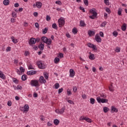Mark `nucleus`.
<instances>
[{"label": "nucleus", "instance_id": "nucleus-1", "mask_svg": "<svg viewBox=\"0 0 127 127\" xmlns=\"http://www.w3.org/2000/svg\"><path fill=\"white\" fill-rule=\"evenodd\" d=\"M30 85L32 87H39L40 84H39V81L36 79H33L30 81Z\"/></svg>", "mask_w": 127, "mask_h": 127}, {"label": "nucleus", "instance_id": "nucleus-2", "mask_svg": "<svg viewBox=\"0 0 127 127\" xmlns=\"http://www.w3.org/2000/svg\"><path fill=\"white\" fill-rule=\"evenodd\" d=\"M89 12L92 14V15L89 16V18H91V19H94L95 17H96L97 15H98V13L96 12L95 9H91Z\"/></svg>", "mask_w": 127, "mask_h": 127}, {"label": "nucleus", "instance_id": "nucleus-3", "mask_svg": "<svg viewBox=\"0 0 127 127\" xmlns=\"http://www.w3.org/2000/svg\"><path fill=\"white\" fill-rule=\"evenodd\" d=\"M41 39L44 43H46L48 45H50L52 43L51 39H48L46 37H42Z\"/></svg>", "mask_w": 127, "mask_h": 127}, {"label": "nucleus", "instance_id": "nucleus-4", "mask_svg": "<svg viewBox=\"0 0 127 127\" xmlns=\"http://www.w3.org/2000/svg\"><path fill=\"white\" fill-rule=\"evenodd\" d=\"M20 110L23 113H27L29 110V106L27 104H25L24 107H20Z\"/></svg>", "mask_w": 127, "mask_h": 127}, {"label": "nucleus", "instance_id": "nucleus-5", "mask_svg": "<svg viewBox=\"0 0 127 127\" xmlns=\"http://www.w3.org/2000/svg\"><path fill=\"white\" fill-rule=\"evenodd\" d=\"M40 41V39L39 38H37V39H36L34 38H31L29 41V44H30V45H31V44H35L36 41L39 42Z\"/></svg>", "mask_w": 127, "mask_h": 127}, {"label": "nucleus", "instance_id": "nucleus-6", "mask_svg": "<svg viewBox=\"0 0 127 127\" xmlns=\"http://www.w3.org/2000/svg\"><path fill=\"white\" fill-rule=\"evenodd\" d=\"M58 23L59 27H62L63 26H64V24H65V20L64 19V18L61 17L58 20Z\"/></svg>", "mask_w": 127, "mask_h": 127}, {"label": "nucleus", "instance_id": "nucleus-7", "mask_svg": "<svg viewBox=\"0 0 127 127\" xmlns=\"http://www.w3.org/2000/svg\"><path fill=\"white\" fill-rule=\"evenodd\" d=\"M96 100L98 103H99V104H101V103H102V104H104L105 103H108V99L104 98L101 99L100 98V97H97Z\"/></svg>", "mask_w": 127, "mask_h": 127}, {"label": "nucleus", "instance_id": "nucleus-8", "mask_svg": "<svg viewBox=\"0 0 127 127\" xmlns=\"http://www.w3.org/2000/svg\"><path fill=\"white\" fill-rule=\"evenodd\" d=\"M65 106L62 107L61 109H56L55 112L57 114H58L59 115H62V114L64 113V111L65 110Z\"/></svg>", "mask_w": 127, "mask_h": 127}, {"label": "nucleus", "instance_id": "nucleus-9", "mask_svg": "<svg viewBox=\"0 0 127 127\" xmlns=\"http://www.w3.org/2000/svg\"><path fill=\"white\" fill-rule=\"evenodd\" d=\"M37 65L40 69H44L45 68V65H44V64L42 63V61H38L37 62Z\"/></svg>", "mask_w": 127, "mask_h": 127}, {"label": "nucleus", "instance_id": "nucleus-10", "mask_svg": "<svg viewBox=\"0 0 127 127\" xmlns=\"http://www.w3.org/2000/svg\"><path fill=\"white\" fill-rule=\"evenodd\" d=\"M39 83L40 84H45L46 83V80L44 79V77L43 76H41L39 79Z\"/></svg>", "mask_w": 127, "mask_h": 127}, {"label": "nucleus", "instance_id": "nucleus-11", "mask_svg": "<svg viewBox=\"0 0 127 127\" xmlns=\"http://www.w3.org/2000/svg\"><path fill=\"white\" fill-rule=\"evenodd\" d=\"M95 38L97 42L100 43L102 42V39L101 38V37H100L99 34H97L95 35Z\"/></svg>", "mask_w": 127, "mask_h": 127}, {"label": "nucleus", "instance_id": "nucleus-12", "mask_svg": "<svg viewBox=\"0 0 127 127\" xmlns=\"http://www.w3.org/2000/svg\"><path fill=\"white\" fill-rule=\"evenodd\" d=\"M87 45L88 47H90V48H92L93 50H97V47H96V45L90 43H88Z\"/></svg>", "mask_w": 127, "mask_h": 127}, {"label": "nucleus", "instance_id": "nucleus-13", "mask_svg": "<svg viewBox=\"0 0 127 127\" xmlns=\"http://www.w3.org/2000/svg\"><path fill=\"white\" fill-rule=\"evenodd\" d=\"M69 76L71 78H73L74 76H75V71H74V70L72 69H70L69 70Z\"/></svg>", "mask_w": 127, "mask_h": 127}, {"label": "nucleus", "instance_id": "nucleus-14", "mask_svg": "<svg viewBox=\"0 0 127 127\" xmlns=\"http://www.w3.org/2000/svg\"><path fill=\"white\" fill-rule=\"evenodd\" d=\"M36 5L38 8H41L42 7V3L41 2H36Z\"/></svg>", "mask_w": 127, "mask_h": 127}, {"label": "nucleus", "instance_id": "nucleus-15", "mask_svg": "<svg viewBox=\"0 0 127 127\" xmlns=\"http://www.w3.org/2000/svg\"><path fill=\"white\" fill-rule=\"evenodd\" d=\"M118 111L119 110H118V109L115 108V106H112L111 107V112H112V113H118Z\"/></svg>", "mask_w": 127, "mask_h": 127}, {"label": "nucleus", "instance_id": "nucleus-16", "mask_svg": "<svg viewBox=\"0 0 127 127\" xmlns=\"http://www.w3.org/2000/svg\"><path fill=\"white\" fill-rule=\"evenodd\" d=\"M11 39L14 44H16V43L18 42V40H17V39H15L13 36L11 37Z\"/></svg>", "mask_w": 127, "mask_h": 127}, {"label": "nucleus", "instance_id": "nucleus-17", "mask_svg": "<svg viewBox=\"0 0 127 127\" xmlns=\"http://www.w3.org/2000/svg\"><path fill=\"white\" fill-rule=\"evenodd\" d=\"M35 74H36V71L30 70L27 72V74L29 75H35Z\"/></svg>", "mask_w": 127, "mask_h": 127}, {"label": "nucleus", "instance_id": "nucleus-18", "mask_svg": "<svg viewBox=\"0 0 127 127\" xmlns=\"http://www.w3.org/2000/svg\"><path fill=\"white\" fill-rule=\"evenodd\" d=\"M88 35L90 37H92V36H94V35H95L94 31L89 30V31H88Z\"/></svg>", "mask_w": 127, "mask_h": 127}, {"label": "nucleus", "instance_id": "nucleus-19", "mask_svg": "<svg viewBox=\"0 0 127 127\" xmlns=\"http://www.w3.org/2000/svg\"><path fill=\"white\" fill-rule=\"evenodd\" d=\"M0 78L1 79H2L3 80H5V75H4V74H3V72L2 71L0 70Z\"/></svg>", "mask_w": 127, "mask_h": 127}, {"label": "nucleus", "instance_id": "nucleus-20", "mask_svg": "<svg viewBox=\"0 0 127 127\" xmlns=\"http://www.w3.org/2000/svg\"><path fill=\"white\" fill-rule=\"evenodd\" d=\"M90 53V55L89 56V59H90V60H95V55L91 54V53Z\"/></svg>", "mask_w": 127, "mask_h": 127}, {"label": "nucleus", "instance_id": "nucleus-21", "mask_svg": "<svg viewBox=\"0 0 127 127\" xmlns=\"http://www.w3.org/2000/svg\"><path fill=\"white\" fill-rule=\"evenodd\" d=\"M80 26H81V27H86V23H85L84 21L81 20L80 21Z\"/></svg>", "mask_w": 127, "mask_h": 127}, {"label": "nucleus", "instance_id": "nucleus-22", "mask_svg": "<svg viewBox=\"0 0 127 127\" xmlns=\"http://www.w3.org/2000/svg\"><path fill=\"white\" fill-rule=\"evenodd\" d=\"M44 77L45 78L46 80H48V79L49 78V74H48V73H47V72H44Z\"/></svg>", "mask_w": 127, "mask_h": 127}, {"label": "nucleus", "instance_id": "nucleus-23", "mask_svg": "<svg viewBox=\"0 0 127 127\" xmlns=\"http://www.w3.org/2000/svg\"><path fill=\"white\" fill-rule=\"evenodd\" d=\"M122 29L123 31H126L127 30V24L126 23L123 24L122 26Z\"/></svg>", "mask_w": 127, "mask_h": 127}, {"label": "nucleus", "instance_id": "nucleus-24", "mask_svg": "<svg viewBox=\"0 0 127 127\" xmlns=\"http://www.w3.org/2000/svg\"><path fill=\"white\" fill-rule=\"evenodd\" d=\"M109 89L110 91V92H114L115 91L114 87L113 86V84H110V85L109 87Z\"/></svg>", "mask_w": 127, "mask_h": 127}, {"label": "nucleus", "instance_id": "nucleus-25", "mask_svg": "<svg viewBox=\"0 0 127 127\" xmlns=\"http://www.w3.org/2000/svg\"><path fill=\"white\" fill-rule=\"evenodd\" d=\"M4 5H8L9 4V0H4L3 1Z\"/></svg>", "mask_w": 127, "mask_h": 127}, {"label": "nucleus", "instance_id": "nucleus-26", "mask_svg": "<svg viewBox=\"0 0 127 127\" xmlns=\"http://www.w3.org/2000/svg\"><path fill=\"white\" fill-rule=\"evenodd\" d=\"M84 121H86L87 123H92V120L88 117H85Z\"/></svg>", "mask_w": 127, "mask_h": 127}, {"label": "nucleus", "instance_id": "nucleus-27", "mask_svg": "<svg viewBox=\"0 0 127 127\" xmlns=\"http://www.w3.org/2000/svg\"><path fill=\"white\" fill-rule=\"evenodd\" d=\"M59 123H60V122L58 119H55L54 120V124L56 126H58V125H59Z\"/></svg>", "mask_w": 127, "mask_h": 127}, {"label": "nucleus", "instance_id": "nucleus-28", "mask_svg": "<svg viewBox=\"0 0 127 127\" xmlns=\"http://www.w3.org/2000/svg\"><path fill=\"white\" fill-rule=\"evenodd\" d=\"M39 48L40 50H43V49H44V44H41L39 45Z\"/></svg>", "mask_w": 127, "mask_h": 127}, {"label": "nucleus", "instance_id": "nucleus-29", "mask_svg": "<svg viewBox=\"0 0 127 127\" xmlns=\"http://www.w3.org/2000/svg\"><path fill=\"white\" fill-rule=\"evenodd\" d=\"M72 31V33H73L74 34H77V33L78 32V30L76 28H73Z\"/></svg>", "mask_w": 127, "mask_h": 127}, {"label": "nucleus", "instance_id": "nucleus-30", "mask_svg": "<svg viewBox=\"0 0 127 127\" xmlns=\"http://www.w3.org/2000/svg\"><path fill=\"white\" fill-rule=\"evenodd\" d=\"M60 61V59H59V58L56 57L55 58V60H54V63L56 64H57V63H58V62H59Z\"/></svg>", "mask_w": 127, "mask_h": 127}, {"label": "nucleus", "instance_id": "nucleus-31", "mask_svg": "<svg viewBox=\"0 0 127 127\" xmlns=\"http://www.w3.org/2000/svg\"><path fill=\"white\" fill-rule=\"evenodd\" d=\"M90 104H91L92 105H94V104H95V99L93 98H91L90 99Z\"/></svg>", "mask_w": 127, "mask_h": 127}, {"label": "nucleus", "instance_id": "nucleus-32", "mask_svg": "<svg viewBox=\"0 0 127 127\" xmlns=\"http://www.w3.org/2000/svg\"><path fill=\"white\" fill-rule=\"evenodd\" d=\"M122 11H123V9L119 8L118 9V14L119 15H122Z\"/></svg>", "mask_w": 127, "mask_h": 127}, {"label": "nucleus", "instance_id": "nucleus-33", "mask_svg": "<svg viewBox=\"0 0 127 127\" xmlns=\"http://www.w3.org/2000/svg\"><path fill=\"white\" fill-rule=\"evenodd\" d=\"M103 111L104 113H108V112H109V108H108V107H104L103 108Z\"/></svg>", "mask_w": 127, "mask_h": 127}, {"label": "nucleus", "instance_id": "nucleus-34", "mask_svg": "<svg viewBox=\"0 0 127 127\" xmlns=\"http://www.w3.org/2000/svg\"><path fill=\"white\" fill-rule=\"evenodd\" d=\"M115 52L117 53L121 52V49H120V47H116L115 48Z\"/></svg>", "mask_w": 127, "mask_h": 127}, {"label": "nucleus", "instance_id": "nucleus-35", "mask_svg": "<svg viewBox=\"0 0 127 127\" xmlns=\"http://www.w3.org/2000/svg\"><path fill=\"white\" fill-rule=\"evenodd\" d=\"M83 2L85 5L87 6V5H89V0H83Z\"/></svg>", "mask_w": 127, "mask_h": 127}, {"label": "nucleus", "instance_id": "nucleus-36", "mask_svg": "<svg viewBox=\"0 0 127 127\" xmlns=\"http://www.w3.org/2000/svg\"><path fill=\"white\" fill-rule=\"evenodd\" d=\"M20 71L21 72V74H23V72H24V71H25V70L24 69V68H23V67H20Z\"/></svg>", "mask_w": 127, "mask_h": 127}, {"label": "nucleus", "instance_id": "nucleus-37", "mask_svg": "<svg viewBox=\"0 0 127 127\" xmlns=\"http://www.w3.org/2000/svg\"><path fill=\"white\" fill-rule=\"evenodd\" d=\"M107 25V22L104 21L101 24V27H105L106 25Z\"/></svg>", "mask_w": 127, "mask_h": 127}, {"label": "nucleus", "instance_id": "nucleus-38", "mask_svg": "<svg viewBox=\"0 0 127 127\" xmlns=\"http://www.w3.org/2000/svg\"><path fill=\"white\" fill-rule=\"evenodd\" d=\"M66 92L68 96H70V95H72V92H71V90H70V89H67Z\"/></svg>", "mask_w": 127, "mask_h": 127}, {"label": "nucleus", "instance_id": "nucleus-39", "mask_svg": "<svg viewBox=\"0 0 127 127\" xmlns=\"http://www.w3.org/2000/svg\"><path fill=\"white\" fill-rule=\"evenodd\" d=\"M104 3L106 5H110V1L109 0H104Z\"/></svg>", "mask_w": 127, "mask_h": 127}, {"label": "nucleus", "instance_id": "nucleus-40", "mask_svg": "<svg viewBox=\"0 0 127 127\" xmlns=\"http://www.w3.org/2000/svg\"><path fill=\"white\" fill-rule=\"evenodd\" d=\"M21 79L22 81H25L26 80V75L24 74L22 75Z\"/></svg>", "mask_w": 127, "mask_h": 127}, {"label": "nucleus", "instance_id": "nucleus-41", "mask_svg": "<svg viewBox=\"0 0 127 127\" xmlns=\"http://www.w3.org/2000/svg\"><path fill=\"white\" fill-rule=\"evenodd\" d=\"M60 86V85L58 83H56L55 84V89H58L59 87Z\"/></svg>", "mask_w": 127, "mask_h": 127}, {"label": "nucleus", "instance_id": "nucleus-42", "mask_svg": "<svg viewBox=\"0 0 127 127\" xmlns=\"http://www.w3.org/2000/svg\"><path fill=\"white\" fill-rule=\"evenodd\" d=\"M47 30H48V29H47V28H45V29H44L43 30V34H45L47 33Z\"/></svg>", "mask_w": 127, "mask_h": 127}, {"label": "nucleus", "instance_id": "nucleus-43", "mask_svg": "<svg viewBox=\"0 0 127 127\" xmlns=\"http://www.w3.org/2000/svg\"><path fill=\"white\" fill-rule=\"evenodd\" d=\"M113 36H115V37H117V36H118V35L119 34V33H118V32L115 31L113 33Z\"/></svg>", "mask_w": 127, "mask_h": 127}, {"label": "nucleus", "instance_id": "nucleus-44", "mask_svg": "<svg viewBox=\"0 0 127 127\" xmlns=\"http://www.w3.org/2000/svg\"><path fill=\"white\" fill-rule=\"evenodd\" d=\"M52 27L54 29H57V25L56 23H54L52 24Z\"/></svg>", "mask_w": 127, "mask_h": 127}, {"label": "nucleus", "instance_id": "nucleus-45", "mask_svg": "<svg viewBox=\"0 0 127 127\" xmlns=\"http://www.w3.org/2000/svg\"><path fill=\"white\" fill-rule=\"evenodd\" d=\"M28 69L29 70H33L34 68H33V66L32 64H30L28 66Z\"/></svg>", "mask_w": 127, "mask_h": 127}, {"label": "nucleus", "instance_id": "nucleus-46", "mask_svg": "<svg viewBox=\"0 0 127 127\" xmlns=\"http://www.w3.org/2000/svg\"><path fill=\"white\" fill-rule=\"evenodd\" d=\"M105 10L106 12H108V13L109 14L111 13V10H110V8L106 7L105 9Z\"/></svg>", "mask_w": 127, "mask_h": 127}, {"label": "nucleus", "instance_id": "nucleus-47", "mask_svg": "<svg viewBox=\"0 0 127 127\" xmlns=\"http://www.w3.org/2000/svg\"><path fill=\"white\" fill-rule=\"evenodd\" d=\"M72 90L74 93H76L77 92V87L76 86H73L72 87Z\"/></svg>", "mask_w": 127, "mask_h": 127}, {"label": "nucleus", "instance_id": "nucleus-48", "mask_svg": "<svg viewBox=\"0 0 127 127\" xmlns=\"http://www.w3.org/2000/svg\"><path fill=\"white\" fill-rule=\"evenodd\" d=\"M10 50H11V48H10V47H8L6 49V52H9Z\"/></svg>", "mask_w": 127, "mask_h": 127}, {"label": "nucleus", "instance_id": "nucleus-49", "mask_svg": "<svg viewBox=\"0 0 127 127\" xmlns=\"http://www.w3.org/2000/svg\"><path fill=\"white\" fill-rule=\"evenodd\" d=\"M56 4H59V5H61V4H62V3L61 2V1H60V0H58V1H56Z\"/></svg>", "mask_w": 127, "mask_h": 127}, {"label": "nucleus", "instance_id": "nucleus-50", "mask_svg": "<svg viewBox=\"0 0 127 127\" xmlns=\"http://www.w3.org/2000/svg\"><path fill=\"white\" fill-rule=\"evenodd\" d=\"M21 89H22L21 86L18 85V86H17L16 88H15V90H21Z\"/></svg>", "mask_w": 127, "mask_h": 127}, {"label": "nucleus", "instance_id": "nucleus-51", "mask_svg": "<svg viewBox=\"0 0 127 127\" xmlns=\"http://www.w3.org/2000/svg\"><path fill=\"white\" fill-rule=\"evenodd\" d=\"M12 17H16V13L15 12H13L12 13Z\"/></svg>", "mask_w": 127, "mask_h": 127}, {"label": "nucleus", "instance_id": "nucleus-52", "mask_svg": "<svg viewBox=\"0 0 127 127\" xmlns=\"http://www.w3.org/2000/svg\"><path fill=\"white\" fill-rule=\"evenodd\" d=\"M50 19H51V18H50V16L47 15V16H46V20H47V21H49V20H50Z\"/></svg>", "mask_w": 127, "mask_h": 127}, {"label": "nucleus", "instance_id": "nucleus-53", "mask_svg": "<svg viewBox=\"0 0 127 127\" xmlns=\"http://www.w3.org/2000/svg\"><path fill=\"white\" fill-rule=\"evenodd\" d=\"M62 92H63V88H60L58 91L59 94H61V93H62Z\"/></svg>", "mask_w": 127, "mask_h": 127}, {"label": "nucleus", "instance_id": "nucleus-54", "mask_svg": "<svg viewBox=\"0 0 127 127\" xmlns=\"http://www.w3.org/2000/svg\"><path fill=\"white\" fill-rule=\"evenodd\" d=\"M58 57H60V58H63V57H64L63 54L60 53L59 54Z\"/></svg>", "mask_w": 127, "mask_h": 127}, {"label": "nucleus", "instance_id": "nucleus-55", "mask_svg": "<svg viewBox=\"0 0 127 127\" xmlns=\"http://www.w3.org/2000/svg\"><path fill=\"white\" fill-rule=\"evenodd\" d=\"M13 82H14V83H15V84H18V80L14 78L13 80Z\"/></svg>", "mask_w": 127, "mask_h": 127}, {"label": "nucleus", "instance_id": "nucleus-56", "mask_svg": "<svg viewBox=\"0 0 127 127\" xmlns=\"http://www.w3.org/2000/svg\"><path fill=\"white\" fill-rule=\"evenodd\" d=\"M67 102H68L69 104H71V105H74V102H73L72 100H67Z\"/></svg>", "mask_w": 127, "mask_h": 127}, {"label": "nucleus", "instance_id": "nucleus-57", "mask_svg": "<svg viewBox=\"0 0 127 127\" xmlns=\"http://www.w3.org/2000/svg\"><path fill=\"white\" fill-rule=\"evenodd\" d=\"M47 126L48 127H51V126H52V122H48Z\"/></svg>", "mask_w": 127, "mask_h": 127}, {"label": "nucleus", "instance_id": "nucleus-58", "mask_svg": "<svg viewBox=\"0 0 127 127\" xmlns=\"http://www.w3.org/2000/svg\"><path fill=\"white\" fill-rule=\"evenodd\" d=\"M16 72L18 75H22V74H21V71L19 70V69H16Z\"/></svg>", "mask_w": 127, "mask_h": 127}, {"label": "nucleus", "instance_id": "nucleus-59", "mask_svg": "<svg viewBox=\"0 0 127 127\" xmlns=\"http://www.w3.org/2000/svg\"><path fill=\"white\" fill-rule=\"evenodd\" d=\"M41 121H45V118L43 116H41L40 118Z\"/></svg>", "mask_w": 127, "mask_h": 127}, {"label": "nucleus", "instance_id": "nucleus-60", "mask_svg": "<svg viewBox=\"0 0 127 127\" xmlns=\"http://www.w3.org/2000/svg\"><path fill=\"white\" fill-rule=\"evenodd\" d=\"M92 71H93V72H94V73H95L96 72V71H97V69H96V67L93 66L92 67Z\"/></svg>", "mask_w": 127, "mask_h": 127}, {"label": "nucleus", "instance_id": "nucleus-61", "mask_svg": "<svg viewBox=\"0 0 127 127\" xmlns=\"http://www.w3.org/2000/svg\"><path fill=\"white\" fill-rule=\"evenodd\" d=\"M24 55L25 56H28V55H29V52H25Z\"/></svg>", "mask_w": 127, "mask_h": 127}, {"label": "nucleus", "instance_id": "nucleus-62", "mask_svg": "<svg viewBox=\"0 0 127 127\" xmlns=\"http://www.w3.org/2000/svg\"><path fill=\"white\" fill-rule=\"evenodd\" d=\"M82 98L83 99H87V96L86 94H82Z\"/></svg>", "mask_w": 127, "mask_h": 127}, {"label": "nucleus", "instance_id": "nucleus-63", "mask_svg": "<svg viewBox=\"0 0 127 127\" xmlns=\"http://www.w3.org/2000/svg\"><path fill=\"white\" fill-rule=\"evenodd\" d=\"M84 120H85V117H84L83 116H81L80 118V121H84Z\"/></svg>", "mask_w": 127, "mask_h": 127}, {"label": "nucleus", "instance_id": "nucleus-64", "mask_svg": "<svg viewBox=\"0 0 127 127\" xmlns=\"http://www.w3.org/2000/svg\"><path fill=\"white\" fill-rule=\"evenodd\" d=\"M100 35L101 37H104V33H103V32H100Z\"/></svg>", "mask_w": 127, "mask_h": 127}]
</instances>
